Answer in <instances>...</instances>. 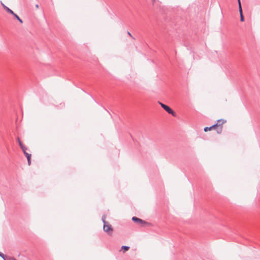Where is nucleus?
<instances>
[{
	"label": "nucleus",
	"mask_w": 260,
	"mask_h": 260,
	"mask_svg": "<svg viewBox=\"0 0 260 260\" xmlns=\"http://www.w3.org/2000/svg\"><path fill=\"white\" fill-rule=\"evenodd\" d=\"M105 219V215H103L102 217V220L104 223L103 230L105 232L107 233L109 235L111 236L112 235V232L113 231V229L111 225L109 224L108 222L106 221Z\"/></svg>",
	"instance_id": "f257e3e1"
},
{
	"label": "nucleus",
	"mask_w": 260,
	"mask_h": 260,
	"mask_svg": "<svg viewBox=\"0 0 260 260\" xmlns=\"http://www.w3.org/2000/svg\"><path fill=\"white\" fill-rule=\"evenodd\" d=\"M224 123V121L221 122V123H215L214 124L211 125V126L208 127L206 126L204 127V131L205 132H207L209 131H210L212 129L216 128V131L218 134H221L222 130V125Z\"/></svg>",
	"instance_id": "f03ea898"
},
{
	"label": "nucleus",
	"mask_w": 260,
	"mask_h": 260,
	"mask_svg": "<svg viewBox=\"0 0 260 260\" xmlns=\"http://www.w3.org/2000/svg\"><path fill=\"white\" fill-rule=\"evenodd\" d=\"M158 103L161 106V107L169 114H171L174 117L176 116V113L169 106L164 104L160 102H158Z\"/></svg>",
	"instance_id": "7ed1b4c3"
},
{
	"label": "nucleus",
	"mask_w": 260,
	"mask_h": 260,
	"mask_svg": "<svg viewBox=\"0 0 260 260\" xmlns=\"http://www.w3.org/2000/svg\"><path fill=\"white\" fill-rule=\"evenodd\" d=\"M132 221L135 222L138 224H141L142 226H144L145 225H149L150 223L145 221V220L140 219L136 216H134L132 218Z\"/></svg>",
	"instance_id": "20e7f679"
},
{
	"label": "nucleus",
	"mask_w": 260,
	"mask_h": 260,
	"mask_svg": "<svg viewBox=\"0 0 260 260\" xmlns=\"http://www.w3.org/2000/svg\"><path fill=\"white\" fill-rule=\"evenodd\" d=\"M1 4L3 8L7 11V13L12 14L13 13V11L10 9L9 7L6 6L5 4H4L3 3L1 2Z\"/></svg>",
	"instance_id": "39448f33"
},
{
	"label": "nucleus",
	"mask_w": 260,
	"mask_h": 260,
	"mask_svg": "<svg viewBox=\"0 0 260 260\" xmlns=\"http://www.w3.org/2000/svg\"><path fill=\"white\" fill-rule=\"evenodd\" d=\"M24 155L25 156V157H26L27 158V162H28V165L29 166L31 164V154L30 153H28L26 152L23 153Z\"/></svg>",
	"instance_id": "423d86ee"
},
{
	"label": "nucleus",
	"mask_w": 260,
	"mask_h": 260,
	"mask_svg": "<svg viewBox=\"0 0 260 260\" xmlns=\"http://www.w3.org/2000/svg\"><path fill=\"white\" fill-rule=\"evenodd\" d=\"M11 15H12L14 16V17L15 19H16L18 21H19V22H20L21 23H23L22 20L18 16V15L17 14L13 12V13Z\"/></svg>",
	"instance_id": "0eeeda50"
},
{
	"label": "nucleus",
	"mask_w": 260,
	"mask_h": 260,
	"mask_svg": "<svg viewBox=\"0 0 260 260\" xmlns=\"http://www.w3.org/2000/svg\"><path fill=\"white\" fill-rule=\"evenodd\" d=\"M129 249V247L127 246H122L121 249L123 251V252L127 251Z\"/></svg>",
	"instance_id": "6e6552de"
},
{
	"label": "nucleus",
	"mask_w": 260,
	"mask_h": 260,
	"mask_svg": "<svg viewBox=\"0 0 260 260\" xmlns=\"http://www.w3.org/2000/svg\"><path fill=\"white\" fill-rule=\"evenodd\" d=\"M238 7H239V11L240 14H243L241 2H239V3H238Z\"/></svg>",
	"instance_id": "1a4fd4ad"
},
{
	"label": "nucleus",
	"mask_w": 260,
	"mask_h": 260,
	"mask_svg": "<svg viewBox=\"0 0 260 260\" xmlns=\"http://www.w3.org/2000/svg\"><path fill=\"white\" fill-rule=\"evenodd\" d=\"M0 256L4 259V260H7V256L3 253L2 252L0 251Z\"/></svg>",
	"instance_id": "9d476101"
},
{
	"label": "nucleus",
	"mask_w": 260,
	"mask_h": 260,
	"mask_svg": "<svg viewBox=\"0 0 260 260\" xmlns=\"http://www.w3.org/2000/svg\"><path fill=\"white\" fill-rule=\"evenodd\" d=\"M20 148L22 149L23 153L26 152L27 148L24 145L21 146Z\"/></svg>",
	"instance_id": "9b49d317"
},
{
	"label": "nucleus",
	"mask_w": 260,
	"mask_h": 260,
	"mask_svg": "<svg viewBox=\"0 0 260 260\" xmlns=\"http://www.w3.org/2000/svg\"><path fill=\"white\" fill-rule=\"evenodd\" d=\"M224 121V123L226 122V120L223 119H220L217 120V122L216 123H221L222 122Z\"/></svg>",
	"instance_id": "f8f14e48"
},
{
	"label": "nucleus",
	"mask_w": 260,
	"mask_h": 260,
	"mask_svg": "<svg viewBox=\"0 0 260 260\" xmlns=\"http://www.w3.org/2000/svg\"><path fill=\"white\" fill-rule=\"evenodd\" d=\"M17 141H18V142L19 143V145L20 147L24 145L22 144V142L21 141V140H20V138L19 137L17 138Z\"/></svg>",
	"instance_id": "ddd939ff"
},
{
	"label": "nucleus",
	"mask_w": 260,
	"mask_h": 260,
	"mask_svg": "<svg viewBox=\"0 0 260 260\" xmlns=\"http://www.w3.org/2000/svg\"><path fill=\"white\" fill-rule=\"evenodd\" d=\"M240 21L241 22H243L244 21V16L243 15V14H240Z\"/></svg>",
	"instance_id": "4468645a"
},
{
	"label": "nucleus",
	"mask_w": 260,
	"mask_h": 260,
	"mask_svg": "<svg viewBox=\"0 0 260 260\" xmlns=\"http://www.w3.org/2000/svg\"><path fill=\"white\" fill-rule=\"evenodd\" d=\"M7 260H16V258H15L13 257H9L7 258Z\"/></svg>",
	"instance_id": "2eb2a0df"
},
{
	"label": "nucleus",
	"mask_w": 260,
	"mask_h": 260,
	"mask_svg": "<svg viewBox=\"0 0 260 260\" xmlns=\"http://www.w3.org/2000/svg\"><path fill=\"white\" fill-rule=\"evenodd\" d=\"M127 34H128L129 36H131L132 38H133L132 35H131V34L129 31H127Z\"/></svg>",
	"instance_id": "dca6fc26"
},
{
	"label": "nucleus",
	"mask_w": 260,
	"mask_h": 260,
	"mask_svg": "<svg viewBox=\"0 0 260 260\" xmlns=\"http://www.w3.org/2000/svg\"><path fill=\"white\" fill-rule=\"evenodd\" d=\"M35 7H36V8L37 9H38V8H39V5H38V4H36V6H35Z\"/></svg>",
	"instance_id": "f3484780"
},
{
	"label": "nucleus",
	"mask_w": 260,
	"mask_h": 260,
	"mask_svg": "<svg viewBox=\"0 0 260 260\" xmlns=\"http://www.w3.org/2000/svg\"><path fill=\"white\" fill-rule=\"evenodd\" d=\"M238 1V3H239V2H241V1L240 0H237Z\"/></svg>",
	"instance_id": "a211bd4d"
},
{
	"label": "nucleus",
	"mask_w": 260,
	"mask_h": 260,
	"mask_svg": "<svg viewBox=\"0 0 260 260\" xmlns=\"http://www.w3.org/2000/svg\"><path fill=\"white\" fill-rule=\"evenodd\" d=\"M152 1L153 2H154V1H155V0H152Z\"/></svg>",
	"instance_id": "6ab92c4d"
}]
</instances>
